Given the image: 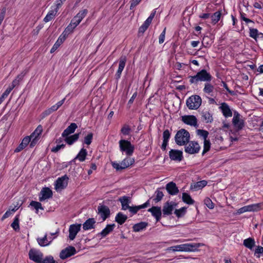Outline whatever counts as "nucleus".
<instances>
[{
  "label": "nucleus",
  "mask_w": 263,
  "mask_h": 263,
  "mask_svg": "<svg viewBox=\"0 0 263 263\" xmlns=\"http://www.w3.org/2000/svg\"><path fill=\"white\" fill-rule=\"evenodd\" d=\"M189 78L191 84H197L199 81L210 82L212 77L206 70L202 69L198 72L196 75L189 76Z\"/></svg>",
  "instance_id": "obj_1"
},
{
  "label": "nucleus",
  "mask_w": 263,
  "mask_h": 263,
  "mask_svg": "<svg viewBox=\"0 0 263 263\" xmlns=\"http://www.w3.org/2000/svg\"><path fill=\"white\" fill-rule=\"evenodd\" d=\"M200 246V243H184L168 247L167 249V250L170 251H172L173 252H194Z\"/></svg>",
  "instance_id": "obj_2"
},
{
  "label": "nucleus",
  "mask_w": 263,
  "mask_h": 263,
  "mask_svg": "<svg viewBox=\"0 0 263 263\" xmlns=\"http://www.w3.org/2000/svg\"><path fill=\"white\" fill-rule=\"evenodd\" d=\"M190 139V133L183 128L178 130L175 136V142L178 145H185L189 142Z\"/></svg>",
  "instance_id": "obj_3"
},
{
  "label": "nucleus",
  "mask_w": 263,
  "mask_h": 263,
  "mask_svg": "<svg viewBox=\"0 0 263 263\" xmlns=\"http://www.w3.org/2000/svg\"><path fill=\"white\" fill-rule=\"evenodd\" d=\"M202 100L198 95H193L190 97L186 101L187 107L190 109H197L201 105Z\"/></svg>",
  "instance_id": "obj_4"
},
{
  "label": "nucleus",
  "mask_w": 263,
  "mask_h": 263,
  "mask_svg": "<svg viewBox=\"0 0 263 263\" xmlns=\"http://www.w3.org/2000/svg\"><path fill=\"white\" fill-rule=\"evenodd\" d=\"M119 147L122 152L125 153L126 155L130 156L133 155L135 147L130 141L126 140H121L119 141Z\"/></svg>",
  "instance_id": "obj_5"
},
{
  "label": "nucleus",
  "mask_w": 263,
  "mask_h": 263,
  "mask_svg": "<svg viewBox=\"0 0 263 263\" xmlns=\"http://www.w3.org/2000/svg\"><path fill=\"white\" fill-rule=\"evenodd\" d=\"M135 162V159L130 157H126L122 161L120 164L116 162L111 163L112 167L117 171H120L127 168L133 165Z\"/></svg>",
  "instance_id": "obj_6"
},
{
  "label": "nucleus",
  "mask_w": 263,
  "mask_h": 263,
  "mask_svg": "<svg viewBox=\"0 0 263 263\" xmlns=\"http://www.w3.org/2000/svg\"><path fill=\"white\" fill-rule=\"evenodd\" d=\"M184 151L189 154H195L199 152L200 146L196 141H189L185 145Z\"/></svg>",
  "instance_id": "obj_7"
},
{
  "label": "nucleus",
  "mask_w": 263,
  "mask_h": 263,
  "mask_svg": "<svg viewBox=\"0 0 263 263\" xmlns=\"http://www.w3.org/2000/svg\"><path fill=\"white\" fill-rule=\"evenodd\" d=\"M263 204L261 203L244 206L237 210V213L241 214L246 212H256L262 208Z\"/></svg>",
  "instance_id": "obj_8"
},
{
  "label": "nucleus",
  "mask_w": 263,
  "mask_h": 263,
  "mask_svg": "<svg viewBox=\"0 0 263 263\" xmlns=\"http://www.w3.org/2000/svg\"><path fill=\"white\" fill-rule=\"evenodd\" d=\"M28 255L29 259L35 262L41 263L43 261V254L39 250L31 249L29 250Z\"/></svg>",
  "instance_id": "obj_9"
},
{
  "label": "nucleus",
  "mask_w": 263,
  "mask_h": 263,
  "mask_svg": "<svg viewBox=\"0 0 263 263\" xmlns=\"http://www.w3.org/2000/svg\"><path fill=\"white\" fill-rule=\"evenodd\" d=\"M97 213L101 217L102 221H104L109 217L110 211L107 206L100 204L98 207Z\"/></svg>",
  "instance_id": "obj_10"
},
{
  "label": "nucleus",
  "mask_w": 263,
  "mask_h": 263,
  "mask_svg": "<svg viewBox=\"0 0 263 263\" xmlns=\"http://www.w3.org/2000/svg\"><path fill=\"white\" fill-rule=\"evenodd\" d=\"M176 205L177 204L173 201H167L165 202L164 204L162 209L163 216H165L171 215L172 214L173 211L174 210V209Z\"/></svg>",
  "instance_id": "obj_11"
},
{
  "label": "nucleus",
  "mask_w": 263,
  "mask_h": 263,
  "mask_svg": "<svg viewBox=\"0 0 263 263\" xmlns=\"http://www.w3.org/2000/svg\"><path fill=\"white\" fill-rule=\"evenodd\" d=\"M76 252V250L74 247L69 246L61 251L60 254V257L62 259H64L74 255Z\"/></svg>",
  "instance_id": "obj_12"
},
{
  "label": "nucleus",
  "mask_w": 263,
  "mask_h": 263,
  "mask_svg": "<svg viewBox=\"0 0 263 263\" xmlns=\"http://www.w3.org/2000/svg\"><path fill=\"white\" fill-rule=\"evenodd\" d=\"M68 177L66 175L59 178L55 181V189L56 190H62L65 189L68 184L67 180Z\"/></svg>",
  "instance_id": "obj_13"
},
{
  "label": "nucleus",
  "mask_w": 263,
  "mask_h": 263,
  "mask_svg": "<svg viewBox=\"0 0 263 263\" xmlns=\"http://www.w3.org/2000/svg\"><path fill=\"white\" fill-rule=\"evenodd\" d=\"M81 224H73L70 225L69 228V238L70 240H73L77 233L80 231Z\"/></svg>",
  "instance_id": "obj_14"
},
{
  "label": "nucleus",
  "mask_w": 263,
  "mask_h": 263,
  "mask_svg": "<svg viewBox=\"0 0 263 263\" xmlns=\"http://www.w3.org/2000/svg\"><path fill=\"white\" fill-rule=\"evenodd\" d=\"M182 121L186 124L197 126V120L195 116L193 115H185L182 117Z\"/></svg>",
  "instance_id": "obj_15"
},
{
  "label": "nucleus",
  "mask_w": 263,
  "mask_h": 263,
  "mask_svg": "<svg viewBox=\"0 0 263 263\" xmlns=\"http://www.w3.org/2000/svg\"><path fill=\"white\" fill-rule=\"evenodd\" d=\"M52 196V192L49 187H43L40 192L39 200L43 201L46 199L51 198Z\"/></svg>",
  "instance_id": "obj_16"
},
{
  "label": "nucleus",
  "mask_w": 263,
  "mask_h": 263,
  "mask_svg": "<svg viewBox=\"0 0 263 263\" xmlns=\"http://www.w3.org/2000/svg\"><path fill=\"white\" fill-rule=\"evenodd\" d=\"M126 62V58L125 56H122L119 59V64L118 70L115 74L116 80H119L123 70Z\"/></svg>",
  "instance_id": "obj_17"
},
{
  "label": "nucleus",
  "mask_w": 263,
  "mask_h": 263,
  "mask_svg": "<svg viewBox=\"0 0 263 263\" xmlns=\"http://www.w3.org/2000/svg\"><path fill=\"white\" fill-rule=\"evenodd\" d=\"M169 156L172 160L181 161L183 158L182 152L177 149H171L169 152Z\"/></svg>",
  "instance_id": "obj_18"
},
{
  "label": "nucleus",
  "mask_w": 263,
  "mask_h": 263,
  "mask_svg": "<svg viewBox=\"0 0 263 263\" xmlns=\"http://www.w3.org/2000/svg\"><path fill=\"white\" fill-rule=\"evenodd\" d=\"M233 123L237 129H241L244 126L243 121L240 120V115L237 112H235L233 118Z\"/></svg>",
  "instance_id": "obj_19"
},
{
  "label": "nucleus",
  "mask_w": 263,
  "mask_h": 263,
  "mask_svg": "<svg viewBox=\"0 0 263 263\" xmlns=\"http://www.w3.org/2000/svg\"><path fill=\"white\" fill-rule=\"evenodd\" d=\"M165 189L169 194L171 195H177L179 191L175 183L174 182H170L167 183Z\"/></svg>",
  "instance_id": "obj_20"
},
{
  "label": "nucleus",
  "mask_w": 263,
  "mask_h": 263,
  "mask_svg": "<svg viewBox=\"0 0 263 263\" xmlns=\"http://www.w3.org/2000/svg\"><path fill=\"white\" fill-rule=\"evenodd\" d=\"M149 212H151L153 216H154L157 221H159L161 217L162 212L161 208L159 206H152L148 210Z\"/></svg>",
  "instance_id": "obj_21"
},
{
  "label": "nucleus",
  "mask_w": 263,
  "mask_h": 263,
  "mask_svg": "<svg viewBox=\"0 0 263 263\" xmlns=\"http://www.w3.org/2000/svg\"><path fill=\"white\" fill-rule=\"evenodd\" d=\"M31 140V138L29 136L25 137L22 141V142L18 145V146L14 150V152L18 153L21 152L24 148H25L27 145L29 143Z\"/></svg>",
  "instance_id": "obj_22"
},
{
  "label": "nucleus",
  "mask_w": 263,
  "mask_h": 263,
  "mask_svg": "<svg viewBox=\"0 0 263 263\" xmlns=\"http://www.w3.org/2000/svg\"><path fill=\"white\" fill-rule=\"evenodd\" d=\"M118 200L121 202L122 210H126L129 208V204L130 203V198L129 197L124 196L119 198Z\"/></svg>",
  "instance_id": "obj_23"
},
{
  "label": "nucleus",
  "mask_w": 263,
  "mask_h": 263,
  "mask_svg": "<svg viewBox=\"0 0 263 263\" xmlns=\"http://www.w3.org/2000/svg\"><path fill=\"white\" fill-rule=\"evenodd\" d=\"M77 127L78 126L76 123H71L62 133V137H67L69 135L73 133Z\"/></svg>",
  "instance_id": "obj_24"
},
{
  "label": "nucleus",
  "mask_w": 263,
  "mask_h": 263,
  "mask_svg": "<svg viewBox=\"0 0 263 263\" xmlns=\"http://www.w3.org/2000/svg\"><path fill=\"white\" fill-rule=\"evenodd\" d=\"M223 116L225 117H230L232 116V112L229 105L226 103H222L220 107Z\"/></svg>",
  "instance_id": "obj_25"
},
{
  "label": "nucleus",
  "mask_w": 263,
  "mask_h": 263,
  "mask_svg": "<svg viewBox=\"0 0 263 263\" xmlns=\"http://www.w3.org/2000/svg\"><path fill=\"white\" fill-rule=\"evenodd\" d=\"M149 205V200L147 201L145 203L142 205L134 206H129L128 209L132 213L133 215L136 214L139 210L142 209L146 208Z\"/></svg>",
  "instance_id": "obj_26"
},
{
  "label": "nucleus",
  "mask_w": 263,
  "mask_h": 263,
  "mask_svg": "<svg viewBox=\"0 0 263 263\" xmlns=\"http://www.w3.org/2000/svg\"><path fill=\"white\" fill-rule=\"evenodd\" d=\"M207 184V181L205 180H201L191 184L190 189L195 191L202 189Z\"/></svg>",
  "instance_id": "obj_27"
},
{
  "label": "nucleus",
  "mask_w": 263,
  "mask_h": 263,
  "mask_svg": "<svg viewBox=\"0 0 263 263\" xmlns=\"http://www.w3.org/2000/svg\"><path fill=\"white\" fill-rule=\"evenodd\" d=\"M96 221L94 218H88L83 224V228L84 230H88L95 228Z\"/></svg>",
  "instance_id": "obj_28"
},
{
  "label": "nucleus",
  "mask_w": 263,
  "mask_h": 263,
  "mask_svg": "<svg viewBox=\"0 0 263 263\" xmlns=\"http://www.w3.org/2000/svg\"><path fill=\"white\" fill-rule=\"evenodd\" d=\"M115 227V224H107L105 228H104L100 233L98 235H101L102 237H105L111 232H112Z\"/></svg>",
  "instance_id": "obj_29"
},
{
  "label": "nucleus",
  "mask_w": 263,
  "mask_h": 263,
  "mask_svg": "<svg viewBox=\"0 0 263 263\" xmlns=\"http://www.w3.org/2000/svg\"><path fill=\"white\" fill-rule=\"evenodd\" d=\"M80 134V133H77L70 136L64 137L65 138L64 140L68 144L71 145L78 140Z\"/></svg>",
  "instance_id": "obj_30"
},
{
  "label": "nucleus",
  "mask_w": 263,
  "mask_h": 263,
  "mask_svg": "<svg viewBox=\"0 0 263 263\" xmlns=\"http://www.w3.org/2000/svg\"><path fill=\"white\" fill-rule=\"evenodd\" d=\"M148 226V223L146 222H140L139 223L134 224L133 227V231L138 232L145 229Z\"/></svg>",
  "instance_id": "obj_31"
},
{
  "label": "nucleus",
  "mask_w": 263,
  "mask_h": 263,
  "mask_svg": "<svg viewBox=\"0 0 263 263\" xmlns=\"http://www.w3.org/2000/svg\"><path fill=\"white\" fill-rule=\"evenodd\" d=\"M201 116L203 120L207 123H211L213 120L212 115L208 110H203L201 112Z\"/></svg>",
  "instance_id": "obj_32"
},
{
  "label": "nucleus",
  "mask_w": 263,
  "mask_h": 263,
  "mask_svg": "<svg viewBox=\"0 0 263 263\" xmlns=\"http://www.w3.org/2000/svg\"><path fill=\"white\" fill-rule=\"evenodd\" d=\"M49 239L50 240L48 241L47 234H46L43 238H38L37 241L40 246L45 247L48 246L53 240V238H49Z\"/></svg>",
  "instance_id": "obj_33"
},
{
  "label": "nucleus",
  "mask_w": 263,
  "mask_h": 263,
  "mask_svg": "<svg viewBox=\"0 0 263 263\" xmlns=\"http://www.w3.org/2000/svg\"><path fill=\"white\" fill-rule=\"evenodd\" d=\"M127 219V216L121 212L118 213L116 217L115 221L120 224H123Z\"/></svg>",
  "instance_id": "obj_34"
},
{
  "label": "nucleus",
  "mask_w": 263,
  "mask_h": 263,
  "mask_svg": "<svg viewBox=\"0 0 263 263\" xmlns=\"http://www.w3.org/2000/svg\"><path fill=\"white\" fill-rule=\"evenodd\" d=\"M255 242L253 238L249 237L243 240V245L247 248L252 250L255 246Z\"/></svg>",
  "instance_id": "obj_35"
},
{
  "label": "nucleus",
  "mask_w": 263,
  "mask_h": 263,
  "mask_svg": "<svg viewBox=\"0 0 263 263\" xmlns=\"http://www.w3.org/2000/svg\"><path fill=\"white\" fill-rule=\"evenodd\" d=\"M87 152L86 149L82 148L74 159H78L80 162H83L86 159Z\"/></svg>",
  "instance_id": "obj_36"
},
{
  "label": "nucleus",
  "mask_w": 263,
  "mask_h": 263,
  "mask_svg": "<svg viewBox=\"0 0 263 263\" xmlns=\"http://www.w3.org/2000/svg\"><path fill=\"white\" fill-rule=\"evenodd\" d=\"M58 9H55L54 10H50L48 12L46 16L44 18V21L46 23L49 22L51 20H52L54 17L55 16Z\"/></svg>",
  "instance_id": "obj_37"
},
{
  "label": "nucleus",
  "mask_w": 263,
  "mask_h": 263,
  "mask_svg": "<svg viewBox=\"0 0 263 263\" xmlns=\"http://www.w3.org/2000/svg\"><path fill=\"white\" fill-rule=\"evenodd\" d=\"M42 132L43 127L41 125H39L29 137L31 138V139L33 138V137L39 139V137L42 134Z\"/></svg>",
  "instance_id": "obj_38"
},
{
  "label": "nucleus",
  "mask_w": 263,
  "mask_h": 263,
  "mask_svg": "<svg viewBox=\"0 0 263 263\" xmlns=\"http://www.w3.org/2000/svg\"><path fill=\"white\" fill-rule=\"evenodd\" d=\"M162 189H163V188H159L155 191V194L156 195V197L154 199V200L156 202H158L162 199L164 196V194L161 191Z\"/></svg>",
  "instance_id": "obj_39"
},
{
  "label": "nucleus",
  "mask_w": 263,
  "mask_h": 263,
  "mask_svg": "<svg viewBox=\"0 0 263 263\" xmlns=\"http://www.w3.org/2000/svg\"><path fill=\"white\" fill-rule=\"evenodd\" d=\"M182 200L184 202L188 204H193L194 203V200L192 199L191 196L186 193L182 194Z\"/></svg>",
  "instance_id": "obj_40"
},
{
  "label": "nucleus",
  "mask_w": 263,
  "mask_h": 263,
  "mask_svg": "<svg viewBox=\"0 0 263 263\" xmlns=\"http://www.w3.org/2000/svg\"><path fill=\"white\" fill-rule=\"evenodd\" d=\"M221 15V13L219 11H216L213 13L211 16L212 23L213 24H216L219 21Z\"/></svg>",
  "instance_id": "obj_41"
},
{
  "label": "nucleus",
  "mask_w": 263,
  "mask_h": 263,
  "mask_svg": "<svg viewBox=\"0 0 263 263\" xmlns=\"http://www.w3.org/2000/svg\"><path fill=\"white\" fill-rule=\"evenodd\" d=\"M208 82L205 83L203 91L205 93L210 94L213 92L214 89V87L213 85Z\"/></svg>",
  "instance_id": "obj_42"
},
{
  "label": "nucleus",
  "mask_w": 263,
  "mask_h": 263,
  "mask_svg": "<svg viewBox=\"0 0 263 263\" xmlns=\"http://www.w3.org/2000/svg\"><path fill=\"white\" fill-rule=\"evenodd\" d=\"M19 221V216L16 215L11 224V227L15 231H18L20 230Z\"/></svg>",
  "instance_id": "obj_43"
},
{
  "label": "nucleus",
  "mask_w": 263,
  "mask_h": 263,
  "mask_svg": "<svg viewBox=\"0 0 263 263\" xmlns=\"http://www.w3.org/2000/svg\"><path fill=\"white\" fill-rule=\"evenodd\" d=\"M186 208L182 207L179 209H176L174 212V213L178 218H180L183 217L185 215L186 212Z\"/></svg>",
  "instance_id": "obj_44"
},
{
  "label": "nucleus",
  "mask_w": 263,
  "mask_h": 263,
  "mask_svg": "<svg viewBox=\"0 0 263 263\" xmlns=\"http://www.w3.org/2000/svg\"><path fill=\"white\" fill-rule=\"evenodd\" d=\"M30 205L32 207H33L36 210V213H38V211L39 209H41L42 210H44L43 207L42 205V204L37 201H32L30 203Z\"/></svg>",
  "instance_id": "obj_45"
},
{
  "label": "nucleus",
  "mask_w": 263,
  "mask_h": 263,
  "mask_svg": "<svg viewBox=\"0 0 263 263\" xmlns=\"http://www.w3.org/2000/svg\"><path fill=\"white\" fill-rule=\"evenodd\" d=\"M87 10L84 9L80 11L79 12L74 16L77 19L80 20L79 21L81 22L83 18L86 15L87 13Z\"/></svg>",
  "instance_id": "obj_46"
},
{
  "label": "nucleus",
  "mask_w": 263,
  "mask_h": 263,
  "mask_svg": "<svg viewBox=\"0 0 263 263\" xmlns=\"http://www.w3.org/2000/svg\"><path fill=\"white\" fill-rule=\"evenodd\" d=\"M87 10L84 9L80 11L79 12L74 16L77 19L80 20L79 21L81 22L83 18L86 15L87 13Z\"/></svg>",
  "instance_id": "obj_47"
},
{
  "label": "nucleus",
  "mask_w": 263,
  "mask_h": 263,
  "mask_svg": "<svg viewBox=\"0 0 263 263\" xmlns=\"http://www.w3.org/2000/svg\"><path fill=\"white\" fill-rule=\"evenodd\" d=\"M93 138V134L92 133H89L86 136L84 137L83 143L88 145H90L92 142Z\"/></svg>",
  "instance_id": "obj_48"
},
{
  "label": "nucleus",
  "mask_w": 263,
  "mask_h": 263,
  "mask_svg": "<svg viewBox=\"0 0 263 263\" xmlns=\"http://www.w3.org/2000/svg\"><path fill=\"white\" fill-rule=\"evenodd\" d=\"M150 23L145 21L141 26L139 28V33H143L150 25Z\"/></svg>",
  "instance_id": "obj_49"
},
{
  "label": "nucleus",
  "mask_w": 263,
  "mask_h": 263,
  "mask_svg": "<svg viewBox=\"0 0 263 263\" xmlns=\"http://www.w3.org/2000/svg\"><path fill=\"white\" fill-rule=\"evenodd\" d=\"M211 143L209 140H204L203 150L202 152V155L207 153L210 149Z\"/></svg>",
  "instance_id": "obj_50"
},
{
  "label": "nucleus",
  "mask_w": 263,
  "mask_h": 263,
  "mask_svg": "<svg viewBox=\"0 0 263 263\" xmlns=\"http://www.w3.org/2000/svg\"><path fill=\"white\" fill-rule=\"evenodd\" d=\"M197 134L203 137L204 140H207L206 138L209 135V132L203 129H198L197 130Z\"/></svg>",
  "instance_id": "obj_51"
},
{
  "label": "nucleus",
  "mask_w": 263,
  "mask_h": 263,
  "mask_svg": "<svg viewBox=\"0 0 263 263\" xmlns=\"http://www.w3.org/2000/svg\"><path fill=\"white\" fill-rule=\"evenodd\" d=\"M249 34L250 37L256 40L258 36V30L254 28H250Z\"/></svg>",
  "instance_id": "obj_52"
},
{
  "label": "nucleus",
  "mask_w": 263,
  "mask_h": 263,
  "mask_svg": "<svg viewBox=\"0 0 263 263\" xmlns=\"http://www.w3.org/2000/svg\"><path fill=\"white\" fill-rule=\"evenodd\" d=\"M41 263H55L53 256L51 255L47 256L45 258H43V261Z\"/></svg>",
  "instance_id": "obj_53"
},
{
  "label": "nucleus",
  "mask_w": 263,
  "mask_h": 263,
  "mask_svg": "<svg viewBox=\"0 0 263 263\" xmlns=\"http://www.w3.org/2000/svg\"><path fill=\"white\" fill-rule=\"evenodd\" d=\"M76 27H74V26H73V25L70 23L64 31V33L68 35L69 34L73 32V30Z\"/></svg>",
  "instance_id": "obj_54"
},
{
  "label": "nucleus",
  "mask_w": 263,
  "mask_h": 263,
  "mask_svg": "<svg viewBox=\"0 0 263 263\" xmlns=\"http://www.w3.org/2000/svg\"><path fill=\"white\" fill-rule=\"evenodd\" d=\"M204 204L210 209H213L214 208V204L209 198L204 199Z\"/></svg>",
  "instance_id": "obj_55"
},
{
  "label": "nucleus",
  "mask_w": 263,
  "mask_h": 263,
  "mask_svg": "<svg viewBox=\"0 0 263 263\" xmlns=\"http://www.w3.org/2000/svg\"><path fill=\"white\" fill-rule=\"evenodd\" d=\"M130 128L127 125H124L121 128V132L124 135H128L130 132Z\"/></svg>",
  "instance_id": "obj_56"
},
{
  "label": "nucleus",
  "mask_w": 263,
  "mask_h": 263,
  "mask_svg": "<svg viewBox=\"0 0 263 263\" xmlns=\"http://www.w3.org/2000/svg\"><path fill=\"white\" fill-rule=\"evenodd\" d=\"M171 137V133L168 129H165L163 133V141H168Z\"/></svg>",
  "instance_id": "obj_57"
},
{
  "label": "nucleus",
  "mask_w": 263,
  "mask_h": 263,
  "mask_svg": "<svg viewBox=\"0 0 263 263\" xmlns=\"http://www.w3.org/2000/svg\"><path fill=\"white\" fill-rule=\"evenodd\" d=\"M142 0H131L130 1V9H133L136 6H137Z\"/></svg>",
  "instance_id": "obj_58"
},
{
  "label": "nucleus",
  "mask_w": 263,
  "mask_h": 263,
  "mask_svg": "<svg viewBox=\"0 0 263 263\" xmlns=\"http://www.w3.org/2000/svg\"><path fill=\"white\" fill-rule=\"evenodd\" d=\"M166 28H165L162 33L160 34L159 37V44H162L164 42L165 39V34Z\"/></svg>",
  "instance_id": "obj_59"
},
{
  "label": "nucleus",
  "mask_w": 263,
  "mask_h": 263,
  "mask_svg": "<svg viewBox=\"0 0 263 263\" xmlns=\"http://www.w3.org/2000/svg\"><path fill=\"white\" fill-rule=\"evenodd\" d=\"M68 34H65L64 33V32L62 33V34L60 36L57 42H59V43L61 44L66 39V37L67 36Z\"/></svg>",
  "instance_id": "obj_60"
},
{
  "label": "nucleus",
  "mask_w": 263,
  "mask_h": 263,
  "mask_svg": "<svg viewBox=\"0 0 263 263\" xmlns=\"http://www.w3.org/2000/svg\"><path fill=\"white\" fill-rule=\"evenodd\" d=\"M209 40H210V39L208 36H204L203 37L202 41V44L204 47H207L210 45V43H209Z\"/></svg>",
  "instance_id": "obj_61"
},
{
  "label": "nucleus",
  "mask_w": 263,
  "mask_h": 263,
  "mask_svg": "<svg viewBox=\"0 0 263 263\" xmlns=\"http://www.w3.org/2000/svg\"><path fill=\"white\" fill-rule=\"evenodd\" d=\"M156 10H154V11L151 13V14H150L149 17L146 20V21H147V22L151 24L152 20L154 18V17L156 14Z\"/></svg>",
  "instance_id": "obj_62"
},
{
  "label": "nucleus",
  "mask_w": 263,
  "mask_h": 263,
  "mask_svg": "<svg viewBox=\"0 0 263 263\" xmlns=\"http://www.w3.org/2000/svg\"><path fill=\"white\" fill-rule=\"evenodd\" d=\"M61 45V44L59 43V42L56 41L55 44L53 45V47L50 50L51 53H53Z\"/></svg>",
  "instance_id": "obj_63"
},
{
  "label": "nucleus",
  "mask_w": 263,
  "mask_h": 263,
  "mask_svg": "<svg viewBox=\"0 0 263 263\" xmlns=\"http://www.w3.org/2000/svg\"><path fill=\"white\" fill-rule=\"evenodd\" d=\"M80 20L77 18V17H74L72 20L71 21V23L74 26V27H77L80 23Z\"/></svg>",
  "instance_id": "obj_64"
}]
</instances>
